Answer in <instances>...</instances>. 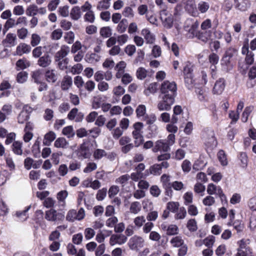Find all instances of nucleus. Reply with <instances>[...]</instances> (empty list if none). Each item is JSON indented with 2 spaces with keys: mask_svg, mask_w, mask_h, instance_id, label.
I'll list each match as a JSON object with an SVG mask.
<instances>
[{
  "mask_svg": "<svg viewBox=\"0 0 256 256\" xmlns=\"http://www.w3.org/2000/svg\"><path fill=\"white\" fill-rule=\"evenodd\" d=\"M160 90L162 96L175 98L176 95L177 86L174 82L165 80L162 84Z\"/></svg>",
  "mask_w": 256,
  "mask_h": 256,
  "instance_id": "obj_1",
  "label": "nucleus"
},
{
  "mask_svg": "<svg viewBox=\"0 0 256 256\" xmlns=\"http://www.w3.org/2000/svg\"><path fill=\"white\" fill-rule=\"evenodd\" d=\"M202 138L205 146L208 148H213L216 145L214 132L211 129H204L202 132Z\"/></svg>",
  "mask_w": 256,
  "mask_h": 256,
  "instance_id": "obj_2",
  "label": "nucleus"
},
{
  "mask_svg": "<svg viewBox=\"0 0 256 256\" xmlns=\"http://www.w3.org/2000/svg\"><path fill=\"white\" fill-rule=\"evenodd\" d=\"M143 126V124L140 122H137L134 124V130L132 132V135L134 140V142L136 147L140 146L143 142L144 138L142 131Z\"/></svg>",
  "mask_w": 256,
  "mask_h": 256,
  "instance_id": "obj_3",
  "label": "nucleus"
},
{
  "mask_svg": "<svg viewBox=\"0 0 256 256\" xmlns=\"http://www.w3.org/2000/svg\"><path fill=\"white\" fill-rule=\"evenodd\" d=\"M174 98L167 96H162V100L158 104V108L160 111H168L174 104Z\"/></svg>",
  "mask_w": 256,
  "mask_h": 256,
  "instance_id": "obj_4",
  "label": "nucleus"
},
{
  "mask_svg": "<svg viewBox=\"0 0 256 256\" xmlns=\"http://www.w3.org/2000/svg\"><path fill=\"white\" fill-rule=\"evenodd\" d=\"M85 216L84 210L83 208H80L77 212L75 210H70L66 214V220L70 222H74L75 220H82Z\"/></svg>",
  "mask_w": 256,
  "mask_h": 256,
  "instance_id": "obj_5",
  "label": "nucleus"
},
{
  "mask_svg": "<svg viewBox=\"0 0 256 256\" xmlns=\"http://www.w3.org/2000/svg\"><path fill=\"white\" fill-rule=\"evenodd\" d=\"M160 19L164 27L166 28H170L173 26V16L168 10L164 9L160 13Z\"/></svg>",
  "mask_w": 256,
  "mask_h": 256,
  "instance_id": "obj_6",
  "label": "nucleus"
},
{
  "mask_svg": "<svg viewBox=\"0 0 256 256\" xmlns=\"http://www.w3.org/2000/svg\"><path fill=\"white\" fill-rule=\"evenodd\" d=\"M144 240L142 237L134 236L130 238L128 245L130 249L138 250L139 248L144 246Z\"/></svg>",
  "mask_w": 256,
  "mask_h": 256,
  "instance_id": "obj_7",
  "label": "nucleus"
},
{
  "mask_svg": "<svg viewBox=\"0 0 256 256\" xmlns=\"http://www.w3.org/2000/svg\"><path fill=\"white\" fill-rule=\"evenodd\" d=\"M45 218L49 221L56 222L62 220L64 218V215L62 212H58L54 209H50L46 212Z\"/></svg>",
  "mask_w": 256,
  "mask_h": 256,
  "instance_id": "obj_8",
  "label": "nucleus"
},
{
  "mask_svg": "<svg viewBox=\"0 0 256 256\" xmlns=\"http://www.w3.org/2000/svg\"><path fill=\"white\" fill-rule=\"evenodd\" d=\"M207 192L209 195L216 194L222 200V197L226 199V196L223 193L220 186H218L214 184L210 183L208 185Z\"/></svg>",
  "mask_w": 256,
  "mask_h": 256,
  "instance_id": "obj_9",
  "label": "nucleus"
},
{
  "mask_svg": "<svg viewBox=\"0 0 256 256\" xmlns=\"http://www.w3.org/2000/svg\"><path fill=\"white\" fill-rule=\"evenodd\" d=\"M160 228L168 236L176 235L178 234L179 232L178 226L174 224H167L166 223H162Z\"/></svg>",
  "mask_w": 256,
  "mask_h": 256,
  "instance_id": "obj_10",
  "label": "nucleus"
},
{
  "mask_svg": "<svg viewBox=\"0 0 256 256\" xmlns=\"http://www.w3.org/2000/svg\"><path fill=\"white\" fill-rule=\"evenodd\" d=\"M76 154L78 158L86 159L89 158L92 154L88 146L86 143H83L78 150Z\"/></svg>",
  "mask_w": 256,
  "mask_h": 256,
  "instance_id": "obj_11",
  "label": "nucleus"
},
{
  "mask_svg": "<svg viewBox=\"0 0 256 256\" xmlns=\"http://www.w3.org/2000/svg\"><path fill=\"white\" fill-rule=\"evenodd\" d=\"M127 240V238L124 234H113L110 238V244L114 246L118 244L119 245L124 244Z\"/></svg>",
  "mask_w": 256,
  "mask_h": 256,
  "instance_id": "obj_12",
  "label": "nucleus"
},
{
  "mask_svg": "<svg viewBox=\"0 0 256 256\" xmlns=\"http://www.w3.org/2000/svg\"><path fill=\"white\" fill-rule=\"evenodd\" d=\"M170 150V146L166 142L165 140H157L154 144L152 151L154 152H156L158 151H162L164 152H167Z\"/></svg>",
  "mask_w": 256,
  "mask_h": 256,
  "instance_id": "obj_13",
  "label": "nucleus"
},
{
  "mask_svg": "<svg viewBox=\"0 0 256 256\" xmlns=\"http://www.w3.org/2000/svg\"><path fill=\"white\" fill-rule=\"evenodd\" d=\"M106 97L101 94L94 96L92 100V107L93 109L98 110L105 101Z\"/></svg>",
  "mask_w": 256,
  "mask_h": 256,
  "instance_id": "obj_14",
  "label": "nucleus"
},
{
  "mask_svg": "<svg viewBox=\"0 0 256 256\" xmlns=\"http://www.w3.org/2000/svg\"><path fill=\"white\" fill-rule=\"evenodd\" d=\"M141 34L144 36L146 44H153L154 43L156 36L149 29L147 28H143L141 31Z\"/></svg>",
  "mask_w": 256,
  "mask_h": 256,
  "instance_id": "obj_15",
  "label": "nucleus"
},
{
  "mask_svg": "<svg viewBox=\"0 0 256 256\" xmlns=\"http://www.w3.org/2000/svg\"><path fill=\"white\" fill-rule=\"evenodd\" d=\"M183 71L186 82L192 83L193 71L192 65L188 62H186Z\"/></svg>",
  "mask_w": 256,
  "mask_h": 256,
  "instance_id": "obj_16",
  "label": "nucleus"
},
{
  "mask_svg": "<svg viewBox=\"0 0 256 256\" xmlns=\"http://www.w3.org/2000/svg\"><path fill=\"white\" fill-rule=\"evenodd\" d=\"M31 48L26 43H20L16 48L14 55L21 56L24 54H28L30 52Z\"/></svg>",
  "mask_w": 256,
  "mask_h": 256,
  "instance_id": "obj_17",
  "label": "nucleus"
},
{
  "mask_svg": "<svg viewBox=\"0 0 256 256\" xmlns=\"http://www.w3.org/2000/svg\"><path fill=\"white\" fill-rule=\"evenodd\" d=\"M186 24H187L185 26L186 30L193 36L196 34L197 29L199 26L198 22H192L191 19H188L186 21Z\"/></svg>",
  "mask_w": 256,
  "mask_h": 256,
  "instance_id": "obj_18",
  "label": "nucleus"
},
{
  "mask_svg": "<svg viewBox=\"0 0 256 256\" xmlns=\"http://www.w3.org/2000/svg\"><path fill=\"white\" fill-rule=\"evenodd\" d=\"M225 88V81L223 78L218 80L213 88V93L216 94H220Z\"/></svg>",
  "mask_w": 256,
  "mask_h": 256,
  "instance_id": "obj_19",
  "label": "nucleus"
},
{
  "mask_svg": "<svg viewBox=\"0 0 256 256\" xmlns=\"http://www.w3.org/2000/svg\"><path fill=\"white\" fill-rule=\"evenodd\" d=\"M16 35L12 33H8L3 40V43L6 44V46H14L16 44Z\"/></svg>",
  "mask_w": 256,
  "mask_h": 256,
  "instance_id": "obj_20",
  "label": "nucleus"
},
{
  "mask_svg": "<svg viewBox=\"0 0 256 256\" xmlns=\"http://www.w3.org/2000/svg\"><path fill=\"white\" fill-rule=\"evenodd\" d=\"M72 85V78L69 76H64L61 82V88L63 90H68Z\"/></svg>",
  "mask_w": 256,
  "mask_h": 256,
  "instance_id": "obj_21",
  "label": "nucleus"
},
{
  "mask_svg": "<svg viewBox=\"0 0 256 256\" xmlns=\"http://www.w3.org/2000/svg\"><path fill=\"white\" fill-rule=\"evenodd\" d=\"M46 80L52 83L55 82L58 79L56 72L54 70H47L45 73Z\"/></svg>",
  "mask_w": 256,
  "mask_h": 256,
  "instance_id": "obj_22",
  "label": "nucleus"
},
{
  "mask_svg": "<svg viewBox=\"0 0 256 256\" xmlns=\"http://www.w3.org/2000/svg\"><path fill=\"white\" fill-rule=\"evenodd\" d=\"M126 66V63L124 61H120L118 62L116 66V70L117 72L116 74V76L117 78H120L124 73V69Z\"/></svg>",
  "mask_w": 256,
  "mask_h": 256,
  "instance_id": "obj_23",
  "label": "nucleus"
},
{
  "mask_svg": "<svg viewBox=\"0 0 256 256\" xmlns=\"http://www.w3.org/2000/svg\"><path fill=\"white\" fill-rule=\"evenodd\" d=\"M235 2L236 8L241 11H246L250 7L249 0H235Z\"/></svg>",
  "mask_w": 256,
  "mask_h": 256,
  "instance_id": "obj_24",
  "label": "nucleus"
},
{
  "mask_svg": "<svg viewBox=\"0 0 256 256\" xmlns=\"http://www.w3.org/2000/svg\"><path fill=\"white\" fill-rule=\"evenodd\" d=\"M69 52V47L63 45L62 46L60 50L56 53L55 58L56 60H60L66 56Z\"/></svg>",
  "mask_w": 256,
  "mask_h": 256,
  "instance_id": "obj_25",
  "label": "nucleus"
},
{
  "mask_svg": "<svg viewBox=\"0 0 256 256\" xmlns=\"http://www.w3.org/2000/svg\"><path fill=\"white\" fill-rule=\"evenodd\" d=\"M56 138V134L52 131H50L46 133L44 138L43 144L45 146H49L51 144Z\"/></svg>",
  "mask_w": 256,
  "mask_h": 256,
  "instance_id": "obj_26",
  "label": "nucleus"
},
{
  "mask_svg": "<svg viewBox=\"0 0 256 256\" xmlns=\"http://www.w3.org/2000/svg\"><path fill=\"white\" fill-rule=\"evenodd\" d=\"M186 10L190 14L194 15L196 12V5L194 0H186Z\"/></svg>",
  "mask_w": 256,
  "mask_h": 256,
  "instance_id": "obj_27",
  "label": "nucleus"
},
{
  "mask_svg": "<svg viewBox=\"0 0 256 256\" xmlns=\"http://www.w3.org/2000/svg\"><path fill=\"white\" fill-rule=\"evenodd\" d=\"M51 62L52 60L50 56L48 54H44L38 59V64L40 66L46 68L48 66L51 64Z\"/></svg>",
  "mask_w": 256,
  "mask_h": 256,
  "instance_id": "obj_28",
  "label": "nucleus"
},
{
  "mask_svg": "<svg viewBox=\"0 0 256 256\" xmlns=\"http://www.w3.org/2000/svg\"><path fill=\"white\" fill-rule=\"evenodd\" d=\"M170 243L175 248L180 247L184 244V240L180 236H177L172 238Z\"/></svg>",
  "mask_w": 256,
  "mask_h": 256,
  "instance_id": "obj_29",
  "label": "nucleus"
},
{
  "mask_svg": "<svg viewBox=\"0 0 256 256\" xmlns=\"http://www.w3.org/2000/svg\"><path fill=\"white\" fill-rule=\"evenodd\" d=\"M68 193L66 190H62L56 194V198L62 206H64L66 205V199L68 197Z\"/></svg>",
  "mask_w": 256,
  "mask_h": 256,
  "instance_id": "obj_30",
  "label": "nucleus"
},
{
  "mask_svg": "<svg viewBox=\"0 0 256 256\" xmlns=\"http://www.w3.org/2000/svg\"><path fill=\"white\" fill-rule=\"evenodd\" d=\"M26 14L28 16H34L38 14V6L35 4L28 6L26 8Z\"/></svg>",
  "mask_w": 256,
  "mask_h": 256,
  "instance_id": "obj_31",
  "label": "nucleus"
},
{
  "mask_svg": "<svg viewBox=\"0 0 256 256\" xmlns=\"http://www.w3.org/2000/svg\"><path fill=\"white\" fill-rule=\"evenodd\" d=\"M136 116L138 118L144 119L146 114V106L144 104H140L138 106L136 110Z\"/></svg>",
  "mask_w": 256,
  "mask_h": 256,
  "instance_id": "obj_32",
  "label": "nucleus"
},
{
  "mask_svg": "<svg viewBox=\"0 0 256 256\" xmlns=\"http://www.w3.org/2000/svg\"><path fill=\"white\" fill-rule=\"evenodd\" d=\"M68 145V142L64 138H58L54 142V146L57 148H66Z\"/></svg>",
  "mask_w": 256,
  "mask_h": 256,
  "instance_id": "obj_33",
  "label": "nucleus"
},
{
  "mask_svg": "<svg viewBox=\"0 0 256 256\" xmlns=\"http://www.w3.org/2000/svg\"><path fill=\"white\" fill-rule=\"evenodd\" d=\"M70 16L71 18L74 20H78L82 16L80 8L79 6H74L70 11Z\"/></svg>",
  "mask_w": 256,
  "mask_h": 256,
  "instance_id": "obj_34",
  "label": "nucleus"
},
{
  "mask_svg": "<svg viewBox=\"0 0 256 256\" xmlns=\"http://www.w3.org/2000/svg\"><path fill=\"white\" fill-rule=\"evenodd\" d=\"M30 206H28L24 210L22 211H18L16 212V215L18 218L19 220L21 222H24L28 218L27 212L30 210Z\"/></svg>",
  "mask_w": 256,
  "mask_h": 256,
  "instance_id": "obj_35",
  "label": "nucleus"
},
{
  "mask_svg": "<svg viewBox=\"0 0 256 256\" xmlns=\"http://www.w3.org/2000/svg\"><path fill=\"white\" fill-rule=\"evenodd\" d=\"M141 210V205L138 202H132L130 206V212L132 214H136Z\"/></svg>",
  "mask_w": 256,
  "mask_h": 256,
  "instance_id": "obj_36",
  "label": "nucleus"
},
{
  "mask_svg": "<svg viewBox=\"0 0 256 256\" xmlns=\"http://www.w3.org/2000/svg\"><path fill=\"white\" fill-rule=\"evenodd\" d=\"M16 24V20L14 18H10L7 20L4 24V28L3 30L4 34L9 29L17 26Z\"/></svg>",
  "mask_w": 256,
  "mask_h": 256,
  "instance_id": "obj_37",
  "label": "nucleus"
},
{
  "mask_svg": "<svg viewBox=\"0 0 256 256\" xmlns=\"http://www.w3.org/2000/svg\"><path fill=\"white\" fill-rule=\"evenodd\" d=\"M116 26V30L118 32L124 33L126 32L128 27V20L126 19L122 20Z\"/></svg>",
  "mask_w": 256,
  "mask_h": 256,
  "instance_id": "obj_38",
  "label": "nucleus"
},
{
  "mask_svg": "<svg viewBox=\"0 0 256 256\" xmlns=\"http://www.w3.org/2000/svg\"><path fill=\"white\" fill-rule=\"evenodd\" d=\"M150 174L154 176H159L162 174V166L159 164H154L148 169Z\"/></svg>",
  "mask_w": 256,
  "mask_h": 256,
  "instance_id": "obj_39",
  "label": "nucleus"
},
{
  "mask_svg": "<svg viewBox=\"0 0 256 256\" xmlns=\"http://www.w3.org/2000/svg\"><path fill=\"white\" fill-rule=\"evenodd\" d=\"M30 66V62L24 58L18 60L16 62V66L18 70H24Z\"/></svg>",
  "mask_w": 256,
  "mask_h": 256,
  "instance_id": "obj_40",
  "label": "nucleus"
},
{
  "mask_svg": "<svg viewBox=\"0 0 256 256\" xmlns=\"http://www.w3.org/2000/svg\"><path fill=\"white\" fill-rule=\"evenodd\" d=\"M100 34L103 38H109L112 34V30L110 26H104L100 29Z\"/></svg>",
  "mask_w": 256,
  "mask_h": 256,
  "instance_id": "obj_41",
  "label": "nucleus"
},
{
  "mask_svg": "<svg viewBox=\"0 0 256 256\" xmlns=\"http://www.w3.org/2000/svg\"><path fill=\"white\" fill-rule=\"evenodd\" d=\"M218 158L221 164L226 166L228 164L226 156L223 150H220L218 153Z\"/></svg>",
  "mask_w": 256,
  "mask_h": 256,
  "instance_id": "obj_42",
  "label": "nucleus"
},
{
  "mask_svg": "<svg viewBox=\"0 0 256 256\" xmlns=\"http://www.w3.org/2000/svg\"><path fill=\"white\" fill-rule=\"evenodd\" d=\"M160 182L165 188H170L172 184L170 182V176L164 174L160 177Z\"/></svg>",
  "mask_w": 256,
  "mask_h": 256,
  "instance_id": "obj_43",
  "label": "nucleus"
},
{
  "mask_svg": "<svg viewBox=\"0 0 256 256\" xmlns=\"http://www.w3.org/2000/svg\"><path fill=\"white\" fill-rule=\"evenodd\" d=\"M182 198L185 205H189L193 202V194L191 192H188L184 194Z\"/></svg>",
  "mask_w": 256,
  "mask_h": 256,
  "instance_id": "obj_44",
  "label": "nucleus"
},
{
  "mask_svg": "<svg viewBox=\"0 0 256 256\" xmlns=\"http://www.w3.org/2000/svg\"><path fill=\"white\" fill-rule=\"evenodd\" d=\"M22 142H14L12 144V150L14 154L18 155H22Z\"/></svg>",
  "mask_w": 256,
  "mask_h": 256,
  "instance_id": "obj_45",
  "label": "nucleus"
},
{
  "mask_svg": "<svg viewBox=\"0 0 256 256\" xmlns=\"http://www.w3.org/2000/svg\"><path fill=\"white\" fill-rule=\"evenodd\" d=\"M156 90V82H153L148 85V88L144 90V94L148 96L155 93Z\"/></svg>",
  "mask_w": 256,
  "mask_h": 256,
  "instance_id": "obj_46",
  "label": "nucleus"
},
{
  "mask_svg": "<svg viewBox=\"0 0 256 256\" xmlns=\"http://www.w3.org/2000/svg\"><path fill=\"white\" fill-rule=\"evenodd\" d=\"M97 168V164L94 162H88L83 170L84 173L88 174Z\"/></svg>",
  "mask_w": 256,
  "mask_h": 256,
  "instance_id": "obj_47",
  "label": "nucleus"
},
{
  "mask_svg": "<svg viewBox=\"0 0 256 256\" xmlns=\"http://www.w3.org/2000/svg\"><path fill=\"white\" fill-rule=\"evenodd\" d=\"M147 75L148 71L144 68H139L136 70V76L139 80H144L146 77Z\"/></svg>",
  "mask_w": 256,
  "mask_h": 256,
  "instance_id": "obj_48",
  "label": "nucleus"
},
{
  "mask_svg": "<svg viewBox=\"0 0 256 256\" xmlns=\"http://www.w3.org/2000/svg\"><path fill=\"white\" fill-rule=\"evenodd\" d=\"M63 134L68 138H72L74 136V132L72 126H68L64 128L62 132Z\"/></svg>",
  "mask_w": 256,
  "mask_h": 256,
  "instance_id": "obj_49",
  "label": "nucleus"
},
{
  "mask_svg": "<svg viewBox=\"0 0 256 256\" xmlns=\"http://www.w3.org/2000/svg\"><path fill=\"white\" fill-rule=\"evenodd\" d=\"M186 227L190 231L196 232L198 229L196 220L194 219L189 220L187 222Z\"/></svg>",
  "mask_w": 256,
  "mask_h": 256,
  "instance_id": "obj_50",
  "label": "nucleus"
},
{
  "mask_svg": "<svg viewBox=\"0 0 256 256\" xmlns=\"http://www.w3.org/2000/svg\"><path fill=\"white\" fill-rule=\"evenodd\" d=\"M205 189V186L200 182L196 183L194 188V192L196 194H200L201 196L204 195Z\"/></svg>",
  "mask_w": 256,
  "mask_h": 256,
  "instance_id": "obj_51",
  "label": "nucleus"
},
{
  "mask_svg": "<svg viewBox=\"0 0 256 256\" xmlns=\"http://www.w3.org/2000/svg\"><path fill=\"white\" fill-rule=\"evenodd\" d=\"M142 120H145L146 124L150 126L154 124L156 120V117L154 114H146L144 116V119Z\"/></svg>",
  "mask_w": 256,
  "mask_h": 256,
  "instance_id": "obj_52",
  "label": "nucleus"
},
{
  "mask_svg": "<svg viewBox=\"0 0 256 256\" xmlns=\"http://www.w3.org/2000/svg\"><path fill=\"white\" fill-rule=\"evenodd\" d=\"M116 39L119 46H122L128 42L129 36L127 34H122L118 35L116 37Z\"/></svg>",
  "mask_w": 256,
  "mask_h": 256,
  "instance_id": "obj_53",
  "label": "nucleus"
},
{
  "mask_svg": "<svg viewBox=\"0 0 256 256\" xmlns=\"http://www.w3.org/2000/svg\"><path fill=\"white\" fill-rule=\"evenodd\" d=\"M28 74L26 72L22 71L18 74L16 80L18 82L22 84L26 81Z\"/></svg>",
  "mask_w": 256,
  "mask_h": 256,
  "instance_id": "obj_54",
  "label": "nucleus"
},
{
  "mask_svg": "<svg viewBox=\"0 0 256 256\" xmlns=\"http://www.w3.org/2000/svg\"><path fill=\"white\" fill-rule=\"evenodd\" d=\"M28 31L26 28H22L17 30V35L18 38L21 40L25 39L28 35Z\"/></svg>",
  "mask_w": 256,
  "mask_h": 256,
  "instance_id": "obj_55",
  "label": "nucleus"
},
{
  "mask_svg": "<svg viewBox=\"0 0 256 256\" xmlns=\"http://www.w3.org/2000/svg\"><path fill=\"white\" fill-rule=\"evenodd\" d=\"M215 202L216 200L214 197L211 195L206 196L202 200V204L206 206H212L215 203Z\"/></svg>",
  "mask_w": 256,
  "mask_h": 256,
  "instance_id": "obj_56",
  "label": "nucleus"
},
{
  "mask_svg": "<svg viewBox=\"0 0 256 256\" xmlns=\"http://www.w3.org/2000/svg\"><path fill=\"white\" fill-rule=\"evenodd\" d=\"M54 116V112L52 110L48 108L44 110L43 117L46 121L52 120Z\"/></svg>",
  "mask_w": 256,
  "mask_h": 256,
  "instance_id": "obj_57",
  "label": "nucleus"
},
{
  "mask_svg": "<svg viewBox=\"0 0 256 256\" xmlns=\"http://www.w3.org/2000/svg\"><path fill=\"white\" fill-rule=\"evenodd\" d=\"M122 14L124 17L128 18H132L134 15L133 10L130 6L125 7Z\"/></svg>",
  "mask_w": 256,
  "mask_h": 256,
  "instance_id": "obj_58",
  "label": "nucleus"
},
{
  "mask_svg": "<svg viewBox=\"0 0 256 256\" xmlns=\"http://www.w3.org/2000/svg\"><path fill=\"white\" fill-rule=\"evenodd\" d=\"M106 155V151L102 149L96 150L93 154V156L95 160H100Z\"/></svg>",
  "mask_w": 256,
  "mask_h": 256,
  "instance_id": "obj_59",
  "label": "nucleus"
},
{
  "mask_svg": "<svg viewBox=\"0 0 256 256\" xmlns=\"http://www.w3.org/2000/svg\"><path fill=\"white\" fill-rule=\"evenodd\" d=\"M145 222L146 218L144 216H138L134 220V223L138 228H140Z\"/></svg>",
  "mask_w": 256,
  "mask_h": 256,
  "instance_id": "obj_60",
  "label": "nucleus"
},
{
  "mask_svg": "<svg viewBox=\"0 0 256 256\" xmlns=\"http://www.w3.org/2000/svg\"><path fill=\"white\" fill-rule=\"evenodd\" d=\"M124 131V130L120 127L116 128L112 130V137L114 139H118L122 135Z\"/></svg>",
  "mask_w": 256,
  "mask_h": 256,
  "instance_id": "obj_61",
  "label": "nucleus"
},
{
  "mask_svg": "<svg viewBox=\"0 0 256 256\" xmlns=\"http://www.w3.org/2000/svg\"><path fill=\"white\" fill-rule=\"evenodd\" d=\"M83 70V66L81 64H77L72 66L70 72L73 74H78L82 72Z\"/></svg>",
  "mask_w": 256,
  "mask_h": 256,
  "instance_id": "obj_62",
  "label": "nucleus"
},
{
  "mask_svg": "<svg viewBox=\"0 0 256 256\" xmlns=\"http://www.w3.org/2000/svg\"><path fill=\"white\" fill-rule=\"evenodd\" d=\"M198 38L202 42H206L210 37V32H199L198 34H196Z\"/></svg>",
  "mask_w": 256,
  "mask_h": 256,
  "instance_id": "obj_63",
  "label": "nucleus"
},
{
  "mask_svg": "<svg viewBox=\"0 0 256 256\" xmlns=\"http://www.w3.org/2000/svg\"><path fill=\"white\" fill-rule=\"evenodd\" d=\"M198 10L202 13L206 12L210 8V5L208 3L205 2H200L198 3Z\"/></svg>",
  "mask_w": 256,
  "mask_h": 256,
  "instance_id": "obj_64",
  "label": "nucleus"
}]
</instances>
